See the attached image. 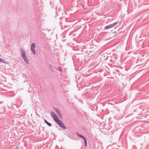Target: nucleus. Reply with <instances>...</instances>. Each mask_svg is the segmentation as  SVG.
Wrapping results in <instances>:
<instances>
[{
	"label": "nucleus",
	"instance_id": "f257e3e1",
	"mask_svg": "<svg viewBox=\"0 0 149 149\" xmlns=\"http://www.w3.org/2000/svg\"><path fill=\"white\" fill-rule=\"evenodd\" d=\"M21 56L24 61L27 64H29V61L27 59L26 56V53L24 49H21Z\"/></svg>",
	"mask_w": 149,
	"mask_h": 149
},
{
	"label": "nucleus",
	"instance_id": "f03ea898",
	"mask_svg": "<svg viewBox=\"0 0 149 149\" xmlns=\"http://www.w3.org/2000/svg\"><path fill=\"white\" fill-rule=\"evenodd\" d=\"M36 47V46L34 42L32 43L31 46V50L32 52L34 55H35L36 54V52L35 49Z\"/></svg>",
	"mask_w": 149,
	"mask_h": 149
},
{
	"label": "nucleus",
	"instance_id": "7ed1b4c3",
	"mask_svg": "<svg viewBox=\"0 0 149 149\" xmlns=\"http://www.w3.org/2000/svg\"><path fill=\"white\" fill-rule=\"evenodd\" d=\"M117 24V22H116L115 23H114L112 24L108 25L107 26H106L105 27L104 29H110L112 27H113L116 25Z\"/></svg>",
	"mask_w": 149,
	"mask_h": 149
},
{
	"label": "nucleus",
	"instance_id": "20e7f679",
	"mask_svg": "<svg viewBox=\"0 0 149 149\" xmlns=\"http://www.w3.org/2000/svg\"><path fill=\"white\" fill-rule=\"evenodd\" d=\"M56 122L60 126L62 127L63 129H65L66 128L64 125L63 124L62 122L59 120H58L57 121H56Z\"/></svg>",
	"mask_w": 149,
	"mask_h": 149
},
{
	"label": "nucleus",
	"instance_id": "39448f33",
	"mask_svg": "<svg viewBox=\"0 0 149 149\" xmlns=\"http://www.w3.org/2000/svg\"><path fill=\"white\" fill-rule=\"evenodd\" d=\"M52 115L53 118L55 121L58 120V116L54 112H52Z\"/></svg>",
	"mask_w": 149,
	"mask_h": 149
},
{
	"label": "nucleus",
	"instance_id": "423d86ee",
	"mask_svg": "<svg viewBox=\"0 0 149 149\" xmlns=\"http://www.w3.org/2000/svg\"><path fill=\"white\" fill-rule=\"evenodd\" d=\"M45 122L46 123V124L49 126H51L52 125L51 124L48 122L46 120H45Z\"/></svg>",
	"mask_w": 149,
	"mask_h": 149
},
{
	"label": "nucleus",
	"instance_id": "0eeeda50",
	"mask_svg": "<svg viewBox=\"0 0 149 149\" xmlns=\"http://www.w3.org/2000/svg\"><path fill=\"white\" fill-rule=\"evenodd\" d=\"M0 62L3 63H5L6 61L1 58H0Z\"/></svg>",
	"mask_w": 149,
	"mask_h": 149
},
{
	"label": "nucleus",
	"instance_id": "6e6552de",
	"mask_svg": "<svg viewBox=\"0 0 149 149\" xmlns=\"http://www.w3.org/2000/svg\"><path fill=\"white\" fill-rule=\"evenodd\" d=\"M77 135L80 137L81 138H82V139H83L84 137L83 136H82V135H80V134H77Z\"/></svg>",
	"mask_w": 149,
	"mask_h": 149
},
{
	"label": "nucleus",
	"instance_id": "1a4fd4ad",
	"mask_svg": "<svg viewBox=\"0 0 149 149\" xmlns=\"http://www.w3.org/2000/svg\"><path fill=\"white\" fill-rule=\"evenodd\" d=\"M58 114L60 118H62V115L61 112H58Z\"/></svg>",
	"mask_w": 149,
	"mask_h": 149
},
{
	"label": "nucleus",
	"instance_id": "9d476101",
	"mask_svg": "<svg viewBox=\"0 0 149 149\" xmlns=\"http://www.w3.org/2000/svg\"><path fill=\"white\" fill-rule=\"evenodd\" d=\"M54 109L56 111V112H60L59 109L56 108H54Z\"/></svg>",
	"mask_w": 149,
	"mask_h": 149
},
{
	"label": "nucleus",
	"instance_id": "9b49d317",
	"mask_svg": "<svg viewBox=\"0 0 149 149\" xmlns=\"http://www.w3.org/2000/svg\"><path fill=\"white\" fill-rule=\"evenodd\" d=\"M49 68H50L51 69V70H52V71H53V69L52 68V66L51 65H49Z\"/></svg>",
	"mask_w": 149,
	"mask_h": 149
},
{
	"label": "nucleus",
	"instance_id": "f8f14e48",
	"mask_svg": "<svg viewBox=\"0 0 149 149\" xmlns=\"http://www.w3.org/2000/svg\"><path fill=\"white\" fill-rule=\"evenodd\" d=\"M84 140V142L85 143H86L87 142V141H86V139H85V137H84L83 139Z\"/></svg>",
	"mask_w": 149,
	"mask_h": 149
},
{
	"label": "nucleus",
	"instance_id": "ddd939ff",
	"mask_svg": "<svg viewBox=\"0 0 149 149\" xmlns=\"http://www.w3.org/2000/svg\"><path fill=\"white\" fill-rule=\"evenodd\" d=\"M58 68H59V70L60 71H61L62 70H61V68L59 67Z\"/></svg>",
	"mask_w": 149,
	"mask_h": 149
},
{
	"label": "nucleus",
	"instance_id": "4468645a",
	"mask_svg": "<svg viewBox=\"0 0 149 149\" xmlns=\"http://www.w3.org/2000/svg\"><path fill=\"white\" fill-rule=\"evenodd\" d=\"M85 143V146H87V142L86 143Z\"/></svg>",
	"mask_w": 149,
	"mask_h": 149
}]
</instances>
